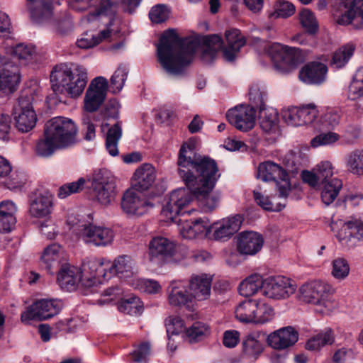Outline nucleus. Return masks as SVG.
Listing matches in <instances>:
<instances>
[{
	"mask_svg": "<svg viewBox=\"0 0 363 363\" xmlns=\"http://www.w3.org/2000/svg\"><path fill=\"white\" fill-rule=\"evenodd\" d=\"M196 140L190 139L180 148L177 164L179 177L189 188L188 182L194 183L205 192L213 189L220 177L216 161L208 157L194 154Z\"/></svg>",
	"mask_w": 363,
	"mask_h": 363,
	"instance_id": "1",
	"label": "nucleus"
},
{
	"mask_svg": "<svg viewBox=\"0 0 363 363\" xmlns=\"http://www.w3.org/2000/svg\"><path fill=\"white\" fill-rule=\"evenodd\" d=\"M198 45L196 40L181 39L174 30H168L157 47L158 61L169 74L182 75L191 63Z\"/></svg>",
	"mask_w": 363,
	"mask_h": 363,
	"instance_id": "2",
	"label": "nucleus"
},
{
	"mask_svg": "<svg viewBox=\"0 0 363 363\" xmlns=\"http://www.w3.org/2000/svg\"><path fill=\"white\" fill-rule=\"evenodd\" d=\"M87 81L86 69L79 65L56 67L50 74L52 89L55 94L72 98L78 97L83 93Z\"/></svg>",
	"mask_w": 363,
	"mask_h": 363,
	"instance_id": "3",
	"label": "nucleus"
},
{
	"mask_svg": "<svg viewBox=\"0 0 363 363\" xmlns=\"http://www.w3.org/2000/svg\"><path fill=\"white\" fill-rule=\"evenodd\" d=\"M94 196L101 205L107 206L114 201L116 194V179L106 169L96 172L91 179Z\"/></svg>",
	"mask_w": 363,
	"mask_h": 363,
	"instance_id": "4",
	"label": "nucleus"
},
{
	"mask_svg": "<svg viewBox=\"0 0 363 363\" xmlns=\"http://www.w3.org/2000/svg\"><path fill=\"white\" fill-rule=\"evenodd\" d=\"M267 52L275 69L281 73L291 72L301 61L298 48L289 47L279 43H274L269 45Z\"/></svg>",
	"mask_w": 363,
	"mask_h": 363,
	"instance_id": "5",
	"label": "nucleus"
},
{
	"mask_svg": "<svg viewBox=\"0 0 363 363\" xmlns=\"http://www.w3.org/2000/svg\"><path fill=\"white\" fill-rule=\"evenodd\" d=\"M45 130L48 137L55 139L62 148L68 147L76 143L77 129L69 118L55 117L47 122Z\"/></svg>",
	"mask_w": 363,
	"mask_h": 363,
	"instance_id": "6",
	"label": "nucleus"
},
{
	"mask_svg": "<svg viewBox=\"0 0 363 363\" xmlns=\"http://www.w3.org/2000/svg\"><path fill=\"white\" fill-rule=\"evenodd\" d=\"M257 178L263 182H274L280 198L286 199L291 192L288 174L274 162L269 160L260 163L257 168Z\"/></svg>",
	"mask_w": 363,
	"mask_h": 363,
	"instance_id": "7",
	"label": "nucleus"
},
{
	"mask_svg": "<svg viewBox=\"0 0 363 363\" xmlns=\"http://www.w3.org/2000/svg\"><path fill=\"white\" fill-rule=\"evenodd\" d=\"M331 287L321 281H313L303 284L298 289V298L301 301L311 303L323 308L330 306Z\"/></svg>",
	"mask_w": 363,
	"mask_h": 363,
	"instance_id": "8",
	"label": "nucleus"
},
{
	"mask_svg": "<svg viewBox=\"0 0 363 363\" xmlns=\"http://www.w3.org/2000/svg\"><path fill=\"white\" fill-rule=\"evenodd\" d=\"M332 13L340 25H349L356 21L363 25V0H334Z\"/></svg>",
	"mask_w": 363,
	"mask_h": 363,
	"instance_id": "9",
	"label": "nucleus"
},
{
	"mask_svg": "<svg viewBox=\"0 0 363 363\" xmlns=\"http://www.w3.org/2000/svg\"><path fill=\"white\" fill-rule=\"evenodd\" d=\"M33 96L23 92L18 99L13 110L16 126L22 133L31 130L35 125L37 116L33 107Z\"/></svg>",
	"mask_w": 363,
	"mask_h": 363,
	"instance_id": "10",
	"label": "nucleus"
},
{
	"mask_svg": "<svg viewBox=\"0 0 363 363\" xmlns=\"http://www.w3.org/2000/svg\"><path fill=\"white\" fill-rule=\"evenodd\" d=\"M194 194L187 187L172 191L166 198L161 216L165 222H177L176 218L182 210L188 206L194 198Z\"/></svg>",
	"mask_w": 363,
	"mask_h": 363,
	"instance_id": "11",
	"label": "nucleus"
},
{
	"mask_svg": "<svg viewBox=\"0 0 363 363\" xmlns=\"http://www.w3.org/2000/svg\"><path fill=\"white\" fill-rule=\"evenodd\" d=\"M79 269L82 286L85 288L96 286L111 277L107 275L105 260L102 259H86Z\"/></svg>",
	"mask_w": 363,
	"mask_h": 363,
	"instance_id": "12",
	"label": "nucleus"
},
{
	"mask_svg": "<svg viewBox=\"0 0 363 363\" xmlns=\"http://www.w3.org/2000/svg\"><path fill=\"white\" fill-rule=\"evenodd\" d=\"M62 302L57 299H42L26 308L21 315L23 323H28L32 320L50 318L57 315L62 308Z\"/></svg>",
	"mask_w": 363,
	"mask_h": 363,
	"instance_id": "13",
	"label": "nucleus"
},
{
	"mask_svg": "<svg viewBox=\"0 0 363 363\" xmlns=\"http://www.w3.org/2000/svg\"><path fill=\"white\" fill-rule=\"evenodd\" d=\"M77 234L79 238L86 244L96 247L109 245L114 239V233L111 229L91 224L80 225Z\"/></svg>",
	"mask_w": 363,
	"mask_h": 363,
	"instance_id": "14",
	"label": "nucleus"
},
{
	"mask_svg": "<svg viewBox=\"0 0 363 363\" xmlns=\"http://www.w3.org/2000/svg\"><path fill=\"white\" fill-rule=\"evenodd\" d=\"M296 290L295 282L289 278L278 276L264 279L263 294L272 299H286Z\"/></svg>",
	"mask_w": 363,
	"mask_h": 363,
	"instance_id": "15",
	"label": "nucleus"
},
{
	"mask_svg": "<svg viewBox=\"0 0 363 363\" xmlns=\"http://www.w3.org/2000/svg\"><path fill=\"white\" fill-rule=\"evenodd\" d=\"M108 89V80L104 77L92 79L86 89L84 108L86 112L93 113L104 103Z\"/></svg>",
	"mask_w": 363,
	"mask_h": 363,
	"instance_id": "16",
	"label": "nucleus"
},
{
	"mask_svg": "<svg viewBox=\"0 0 363 363\" xmlns=\"http://www.w3.org/2000/svg\"><path fill=\"white\" fill-rule=\"evenodd\" d=\"M318 111L314 104H308L300 108H284L281 115L283 121L291 126H300L312 123L317 118Z\"/></svg>",
	"mask_w": 363,
	"mask_h": 363,
	"instance_id": "17",
	"label": "nucleus"
},
{
	"mask_svg": "<svg viewBox=\"0 0 363 363\" xmlns=\"http://www.w3.org/2000/svg\"><path fill=\"white\" fill-rule=\"evenodd\" d=\"M340 243L348 248H353L359 241H363V218H351L342 223L336 233Z\"/></svg>",
	"mask_w": 363,
	"mask_h": 363,
	"instance_id": "18",
	"label": "nucleus"
},
{
	"mask_svg": "<svg viewBox=\"0 0 363 363\" xmlns=\"http://www.w3.org/2000/svg\"><path fill=\"white\" fill-rule=\"evenodd\" d=\"M255 110L250 106H238L228 111V121L238 130L247 132L255 124Z\"/></svg>",
	"mask_w": 363,
	"mask_h": 363,
	"instance_id": "19",
	"label": "nucleus"
},
{
	"mask_svg": "<svg viewBox=\"0 0 363 363\" xmlns=\"http://www.w3.org/2000/svg\"><path fill=\"white\" fill-rule=\"evenodd\" d=\"M178 230L182 238L192 240L206 236L211 233V224L207 218L182 220L178 223Z\"/></svg>",
	"mask_w": 363,
	"mask_h": 363,
	"instance_id": "20",
	"label": "nucleus"
},
{
	"mask_svg": "<svg viewBox=\"0 0 363 363\" xmlns=\"http://www.w3.org/2000/svg\"><path fill=\"white\" fill-rule=\"evenodd\" d=\"M212 278L206 274H193L189 280L188 289L194 301H206L210 298Z\"/></svg>",
	"mask_w": 363,
	"mask_h": 363,
	"instance_id": "21",
	"label": "nucleus"
},
{
	"mask_svg": "<svg viewBox=\"0 0 363 363\" xmlns=\"http://www.w3.org/2000/svg\"><path fill=\"white\" fill-rule=\"evenodd\" d=\"M169 303L175 307L190 308L194 302L188 286L182 281H173L167 289Z\"/></svg>",
	"mask_w": 363,
	"mask_h": 363,
	"instance_id": "22",
	"label": "nucleus"
},
{
	"mask_svg": "<svg viewBox=\"0 0 363 363\" xmlns=\"http://www.w3.org/2000/svg\"><path fill=\"white\" fill-rule=\"evenodd\" d=\"M298 339V332L288 326L271 333L267 338L268 345L275 350H284L294 345Z\"/></svg>",
	"mask_w": 363,
	"mask_h": 363,
	"instance_id": "23",
	"label": "nucleus"
},
{
	"mask_svg": "<svg viewBox=\"0 0 363 363\" xmlns=\"http://www.w3.org/2000/svg\"><path fill=\"white\" fill-rule=\"evenodd\" d=\"M152 206L145 198L140 197L133 190H127L121 201V208L128 215L142 216Z\"/></svg>",
	"mask_w": 363,
	"mask_h": 363,
	"instance_id": "24",
	"label": "nucleus"
},
{
	"mask_svg": "<svg viewBox=\"0 0 363 363\" xmlns=\"http://www.w3.org/2000/svg\"><path fill=\"white\" fill-rule=\"evenodd\" d=\"M264 239L261 234L255 231H245L238 236L237 248L245 255H255L261 250Z\"/></svg>",
	"mask_w": 363,
	"mask_h": 363,
	"instance_id": "25",
	"label": "nucleus"
},
{
	"mask_svg": "<svg viewBox=\"0 0 363 363\" xmlns=\"http://www.w3.org/2000/svg\"><path fill=\"white\" fill-rule=\"evenodd\" d=\"M302 179L311 186L317 187L320 184L328 182L333 177V168L328 161L321 162L313 172L304 170L301 173Z\"/></svg>",
	"mask_w": 363,
	"mask_h": 363,
	"instance_id": "26",
	"label": "nucleus"
},
{
	"mask_svg": "<svg viewBox=\"0 0 363 363\" xmlns=\"http://www.w3.org/2000/svg\"><path fill=\"white\" fill-rule=\"evenodd\" d=\"M9 62L17 66L19 70L22 66H26L33 62L37 56L36 48L31 44L19 43L11 48L7 52Z\"/></svg>",
	"mask_w": 363,
	"mask_h": 363,
	"instance_id": "27",
	"label": "nucleus"
},
{
	"mask_svg": "<svg viewBox=\"0 0 363 363\" xmlns=\"http://www.w3.org/2000/svg\"><path fill=\"white\" fill-rule=\"evenodd\" d=\"M242 223V218L240 215L223 218L213 225H211V231L213 230V238L216 240H225L230 238L238 232Z\"/></svg>",
	"mask_w": 363,
	"mask_h": 363,
	"instance_id": "28",
	"label": "nucleus"
},
{
	"mask_svg": "<svg viewBox=\"0 0 363 363\" xmlns=\"http://www.w3.org/2000/svg\"><path fill=\"white\" fill-rule=\"evenodd\" d=\"M259 123L262 131L275 140L280 134L277 111L272 107H265L259 110Z\"/></svg>",
	"mask_w": 363,
	"mask_h": 363,
	"instance_id": "29",
	"label": "nucleus"
},
{
	"mask_svg": "<svg viewBox=\"0 0 363 363\" xmlns=\"http://www.w3.org/2000/svg\"><path fill=\"white\" fill-rule=\"evenodd\" d=\"M175 245L173 242L163 237H156L149 243V258L152 262H159L174 255Z\"/></svg>",
	"mask_w": 363,
	"mask_h": 363,
	"instance_id": "30",
	"label": "nucleus"
},
{
	"mask_svg": "<svg viewBox=\"0 0 363 363\" xmlns=\"http://www.w3.org/2000/svg\"><path fill=\"white\" fill-rule=\"evenodd\" d=\"M327 72L328 67L325 65L312 62L301 69L299 78L306 84H320L325 80Z\"/></svg>",
	"mask_w": 363,
	"mask_h": 363,
	"instance_id": "31",
	"label": "nucleus"
},
{
	"mask_svg": "<svg viewBox=\"0 0 363 363\" xmlns=\"http://www.w3.org/2000/svg\"><path fill=\"white\" fill-rule=\"evenodd\" d=\"M20 82V73L17 66L6 62L0 69V92L11 94L13 92Z\"/></svg>",
	"mask_w": 363,
	"mask_h": 363,
	"instance_id": "32",
	"label": "nucleus"
},
{
	"mask_svg": "<svg viewBox=\"0 0 363 363\" xmlns=\"http://www.w3.org/2000/svg\"><path fill=\"white\" fill-rule=\"evenodd\" d=\"M225 37L227 45L223 50V57L226 60L231 62L235 59L246 41L240 31L235 28L226 30Z\"/></svg>",
	"mask_w": 363,
	"mask_h": 363,
	"instance_id": "33",
	"label": "nucleus"
},
{
	"mask_svg": "<svg viewBox=\"0 0 363 363\" xmlns=\"http://www.w3.org/2000/svg\"><path fill=\"white\" fill-rule=\"evenodd\" d=\"M57 280L60 288L67 291H72L75 290L79 284H82L79 269L71 265H65L62 267L57 274Z\"/></svg>",
	"mask_w": 363,
	"mask_h": 363,
	"instance_id": "34",
	"label": "nucleus"
},
{
	"mask_svg": "<svg viewBox=\"0 0 363 363\" xmlns=\"http://www.w3.org/2000/svg\"><path fill=\"white\" fill-rule=\"evenodd\" d=\"M265 334L262 331H252L246 335L242 342V351L248 357H257L264 350Z\"/></svg>",
	"mask_w": 363,
	"mask_h": 363,
	"instance_id": "35",
	"label": "nucleus"
},
{
	"mask_svg": "<svg viewBox=\"0 0 363 363\" xmlns=\"http://www.w3.org/2000/svg\"><path fill=\"white\" fill-rule=\"evenodd\" d=\"M52 197L48 193H40L30 201V214L33 217L43 218L51 213Z\"/></svg>",
	"mask_w": 363,
	"mask_h": 363,
	"instance_id": "36",
	"label": "nucleus"
},
{
	"mask_svg": "<svg viewBox=\"0 0 363 363\" xmlns=\"http://www.w3.org/2000/svg\"><path fill=\"white\" fill-rule=\"evenodd\" d=\"M155 169L150 164H144L138 168L133 175L134 186L140 191L148 189L155 180Z\"/></svg>",
	"mask_w": 363,
	"mask_h": 363,
	"instance_id": "37",
	"label": "nucleus"
},
{
	"mask_svg": "<svg viewBox=\"0 0 363 363\" xmlns=\"http://www.w3.org/2000/svg\"><path fill=\"white\" fill-rule=\"evenodd\" d=\"M188 183L189 189L192 192L194 196L199 201L203 211H211L217 207L219 202V196L218 194L212 192L213 189L203 192V189L201 187H198L194 183L191 182Z\"/></svg>",
	"mask_w": 363,
	"mask_h": 363,
	"instance_id": "38",
	"label": "nucleus"
},
{
	"mask_svg": "<svg viewBox=\"0 0 363 363\" xmlns=\"http://www.w3.org/2000/svg\"><path fill=\"white\" fill-rule=\"evenodd\" d=\"M27 4L35 21L41 22L51 16L52 0H27Z\"/></svg>",
	"mask_w": 363,
	"mask_h": 363,
	"instance_id": "39",
	"label": "nucleus"
},
{
	"mask_svg": "<svg viewBox=\"0 0 363 363\" xmlns=\"http://www.w3.org/2000/svg\"><path fill=\"white\" fill-rule=\"evenodd\" d=\"M321 189V199L328 206L332 203L340 193L342 187V182L338 178L331 179L328 182L318 185Z\"/></svg>",
	"mask_w": 363,
	"mask_h": 363,
	"instance_id": "40",
	"label": "nucleus"
},
{
	"mask_svg": "<svg viewBox=\"0 0 363 363\" xmlns=\"http://www.w3.org/2000/svg\"><path fill=\"white\" fill-rule=\"evenodd\" d=\"M63 250L57 244H52L48 246L43 251L41 260L45 267L50 271L51 269L57 267L62 257Z\"/></svg>",
	"mask_w": 363,
	"mask_h": 363,
	"instance_id": "41",
	"label": "nucleus"
},
{
	"mask_svg": "<svg viewBox=\"0 0 363 363\" xmlns=\"http://www.w3.org/2000/svg\"><path fill=\"white\" fill-rule=\"evenodd\" d=\"M264 280L259 274H252L243 280L238 286V291L240 295L243 296H250L256 294L259 289L263 293V286Z\"/></svg>",
	"mask_w": 363,
	"mask_h": 363,
	"instance_id": "42",
	"label": "nucleus"
},
{
	"mask_svg": "<svg viewBox=\"0 0 363 363\" xmlns=\"http://www.w3.org/2000/svg\"><path fill=\"white\" fill-rule=\"evenodd\" d=\"M254 314L252 323L255 324H264L274 318L272 308L265 302L257 299L255 300Z\"/></svg>",
	"mask_w": 363,
	"mask_h": 363,
	"instance_id": "43",
	"label": "nucleus"
},
{
	"mask_svg": "<svg viewBox=\"0 0 363 363\" xmlns=\"http://www.w3.org/2000/svg\"><path fill=\"white\" fill-rule=\"evenodd\" d=\"M122 136V128L120 123L117 122L108 128L106 137V148L111 156L118 155V143Z\"/></svg>",
	"mask_w": 363,
	"mask_h": 363,
	"instance_id": "44",
	"label": "nucleus"
},
{
	"mask_svg": "<svg viewBox=\"0 0 363 363\" xmlns=\"http://www.w3.org/2000/svg\"><path fill=\"white\" fill-rule=\"evenodd\" d=\"M355 45L353 43H347L336 50L331 60L330 65L335 68H342L353 55Z\"/></svg>",
	"mask_w": 363,
	"mask_h": 363,
	"instance_id": "45",
	"label": "nucleus"
},
{
	"mask_svg": "<svg viewBox=\"0 0 363 363\" xmlns=\"http://www.w3.org/2000/svg\"><path fill=\"white\" fill-rule=\"evenodd\" d=\"M118 308L121 312L126 314L138 315L143 311V303L138 296L130 295L121 300Z\"/></svg>",
	"mask_w": 363,
	"mask_h": 363,
	"instance_id": "46",
	"label": "nucleus"
},
{
	"mask_svg": "<svg viewBox=\"0 0 363 363\" xmlns=\"http://www.w3.org/2000/svg\"><path fill=\"white\" fill-rule=\"evenodd\" d=\"M347 170L353 174L363 176V150H354L345 157Z\"/></svg>",
	"mask_w": 363,
	"mask_h": 363,
	"instance_id": "47",
	"label": "nucleus"
},
{
	"mask_svg": "<svg viewBox=\"0 0 363 363\" xmlns=\"http://www.w3.org/2000/svg\"><path fill=\"white\" fill-rule=\"evenodd\" d=\"M109 262H106V267L109 270L111 274L122 275L124 273H130L133 261L130 256L122 255L118 257L111 264L109 265Z\"/></svg>",
	"mask_w": 363,
	"mask_h": 363,
	"instance_id": "48",
	"label": "nucleus"
},
{
	"mask_svg": "<svg viewBox=\"0 0 363 363\" xmlns=\"http://www.w3.org/2000/svg\"><path fill=\"white\" fill-rule=\"evenodd\" d=\"M255 299L245 300L238 304L235 309V315L241 323H252Z\"/></svg>",
	"mask_w": 363,
	"mask_h": 363,
	"instance_id": "49",
	"label": "nucleus"
},
{
	"mask_svg": "<svg viewBox=\"0 0 363 363\" xmlns=\"http://www.w3.org/2000/svg\"><path fill=\"white\" fill-rule=\"evenodd\" d=\"M61 146L55 139L50 138L45 130L43 138L38 140L36 145V153L40 157H50L55 150L61 149Z\"/></svg>",
	"mask_w": 363,
	"mask_h": 363,
	"instance_id": "50",
	"label": "nucleus"
},
{
	"mask_svg": "<svg viewBox=\"0 0 363 363\" xmlns=\"http://www.w3.org/2000/svg\"><path fill=\"white\" fill-rule=\"evenodd\" d=\"M267 94L264 86L258 84H254L251 86L249 91V99L252 104V107L258 108H265V101Z\"/></svg>",
	"mask_w": 363,
	"mask_h": 363,
	"instance_id": "51",
	"label": "nucleus"
},
{
	"mask_svg": "<svg viewBox=\"0 0 363 363\" xmlns=\"http://www.w3.org/2000/svg\"><path fill=\"white\" fill-rule=\"evenodd\" d=\"M334 342V335L331 329H326L306 342V348L309 350H318L325 345H330Z\"/></svg>",
	"mask_w": 363,
	"mask_h": 363,
	"instance_id": "52",
	"label": "nucleus"
},
{
	"mask_svg": "<svg viewBox=\"0 0 363 363\" xmlns=\"http://www.w3.org/2000/svg\"><path fill=\"white\" fill-rule=\"evenodd\" d=\"M205 48L203 52V57H209L213 59L218 50L223 45L221 38L218 35H211L205 37L203 40Z\"/></svg>",
	"mask_w": 363,
	"mask_h": 363,
	"instance_id": "53",
	"label": "nucleus"
},
{
	"mask_svg": "<svg viewBox=\"0 0 363 363\" xmlns=\"http://www.w3.org/2000/svg\"><path fill=\"white\" fill-rule=\"evenodd\" d=\"M110 35L109 30H103L96 35L85 33L80 39L77 40V45L82 49H89L99 44L102 40L108 38Z\"/></svg>",
	"mask_w": 363,
	"mask_h": 363,
	"instance_id": "54",
	"label": "nucleus"
},
{
	"mask_svg": "<svg viewBox=\"0 0 363 363\" xmlns=\"http://www.w3.org/2000/svg\"><path fill=\"white\" fill-rule=\"evenodd\" d=\"M350 267L344 257H337L332 262L331 275L339 281L345 279L350 274Z\"/></svg>",
	"mask_w": 363,
	"mask_h": 363,
	"instance_id": "55",
	"label": "nucleus"
},
{
	"mask_svg": "<svg viewBox=\"0 0 363 363\" xmlns=\"http://www.w3.org/2000/svg\"><path fill=\"white\" fill-rule=\"evenodd\" d=\"M209 333L208 326L201 322L194 323L186 331L189 341L191 343L196 342L204 339Z\"/></svg>",
	"mask_w": 363,
	"mask_h": 363,
	"instance_id": "56",
	"label": "nucleus"
},
{
	"mask_svg": "<svg viewBox=\"0 0 363 363\" xmlns=\"http://www.w3.org/2000/svg\"><path fill=\"white\" fill-rule=\"evenodd\" d=\"M253 196L256 203L266 211H279L285 206V203L275 204L267 196L257 190L253 191Z\"/></svg>",
	"mask_w": 363,
	"mask_h": 363,
	"instance_id": "57",
	"label": "nucleus"
},
{
	"mask_svg": "<svg viewBox=\"0 0 363 363\" xmlns=\"http://www.w3.org/2000/svg\"><path fill=\"white\" fill-rule=\"evenodd\" d=\"M274 9V12L269 15L271 18H288L292 16L295 12V6L294 4L284 0L277 1Z\"/></svg>",
	"mask_w": 363,
	"mask_h": 363,
	"instance_id": "58",
	"label": "nucleus"
},
{
	"mask_svg": "<svg viewBox=\"0 0 363 363\" xmlns=\"http://www.w3.org/2000/svg\"><path fill=\"white\" fill-rule=\"evenodd\" d=\"M340 136L334 132L322 133L311 140V145L314 147L332 145L339 140Z\"/></svg>",
	"mask_w": 363,
	"mask_h": 363,
	"instance_id": "59",
	"label": "nucleus"
},
{
	"mask_svg": "<svg viewBox=\"0 0 363 363\" xmlns=\"http://www.w3.org/2000/svg\"><path fill=\"white\" fill-rule=\"evenodd\" d=\"M151 354V345L149 342L140 343L130 354L132 362L135 363L146 362Z\"/></svg>",
	"mask_w": 363,
	"mask_h": 363,
	"instance_id": "60",
	"label": "nucleus"
},
{
	"mask_svg": "<svg viewBox=\"0 0 363 363\" xmlns=\"http://www.w3.org/2000/svg\"><path fill=\"white\" fill-rule=\"evenodd\" d=\"M128 68L120 66L115 71L111 78V85L113 93L119 92L124 86L128 76Z\"/></svg>",
	"mask_w": 363,
	"mask_h": 363,
	"instance_id": "61",
	"label": "nucleus"
},
{
	"mask_svg": "<svg viewBox=\"0 0 363 363\" xmlns=\"http://www.w3.org/2000/svg\"><path fill=\"white\" fill-rule=\"evenodd\" d=\"M300 22L308 32L313 33L318 28V23L314 14L308 9H304L300 13Z\"/></svg>",
	"mask_w": 363,
	"mask_h": 363,
	"instance_id": "62",
	"label": "nucleus"
},
{
	"mask_svg": "<svg viewBox=\"0 0 363 363\" xmlns=\"http://www.w3.org/2000/svg\"><path fill=\"white\" fill-rule=\"evenodd\" d=\"M167 333L171 335H178L184 330L183 320L179 316H169L165 320Z\"/></svg>",
	"mask_w": 363,
	"mask_h": 363,
	"instance_id": "63",
	"label": "nucleus"
},
{
	"mask_svg": "<svg viewBox=\"0 0 363 363\" xmlns=\"http://www.w3.org/2000/svg\"><path fill=\"white\" fill-rule=\"evenodd\" d=\"M85 184V179H79L77 182L66 184L59 189L58 196L61 199H65L72 194L79 192L83 189Z\"/></svg>",
	"mask_w": 363,
	"mask_h": 363,
	"instance_id": "64",
	"label": "nucleus"
}]
</instances>
